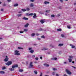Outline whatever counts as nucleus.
I'll use <instances>...</instances> for the list:
<instances>
[{"label": "nucleus", "instance_id": "38", "mask_svg": "<svg viewBox=\"0 0 76 76\" xmlns=\"http://www.w3.org/2000/svg\"><path fill=\"white\" fill-rule=\"evenodd\" d=\"M30 10V9H29V8H27L26 9V10H27L28 11V10Z\"/></svg>", "mask_w": 76, "mask_h": 76}, {"label": "nucleus", "instance_id": "12", "mask_svg": "<svg viewBox=\"0 0 76 76\" xmlns=\"http://www.w3.org/2000/svg\"><path fill=\"white\" fill-rule=\"evenodd\" d=\"M0 74H4V72L3 71H0Z\"/></svg>", "mask_w": 76, "mask_h": 76}, {"label": "nucleus", "instance_id": "24", "mask_svg": "<svg viewBox=\"0 0 76 76\" xmlns=\"http://www.w3.org/2000/svg\"><path fill=\"white\" fill-rule=\"evenodd\" d=\"M22 15V14H18L17 15V16H18V17H20Z\"/></svg>", "mask_w": 76, "mask_h": 76}, {"label": "nucleus", "instance_id": "39", "mask_svg": "<svg viewBox=\"0 0 76 76\" xmlns=\"http://www.w3.org/2000/svg\"><path fill=\"white\" fill-rule=\"evenodd\" d=\"M61 36L62 37H64V34H61Z\"/></svg>", "mask_w": 76, "mask_h": 76}, {"label": "nucleus", "instance_id": "29", "mask_svg": "<svg viewBox=\"0 0 76 76\" xmlns=\"http://www.w3.org/2000/svg\"><path fill=\"white\" fill-rule=\"evenodd\" d=\"M46 13H49L50 12V11L49 10H47L46 11Z\"/></svg>", "mask_w": 76, "mask_h": 76}, {"label": "nucleus", "instance_id": "55", "mask_svg": "<svg viewBox=\"0 0 76 76\" xmlns=\"http://www.w3.org/2000/svg\"><path fill=\"white\" fill-rule=\"evenodd\" d=\"M38 39L39 40H40L41 39L39 38H38Z\"/></svg>", "mask_w": 76, "mask_h": 76}, {"label": "nucleus", "instance_id": "58", "mask_svg": "<svg viewBox=\"0 0 76 76\" xmlns=\"http://www.w3.org/2000/svg\"><path fill=\"white\" fill-rule=\"evenodd\" d=\"M64 76H67V75H66V74H64Z\"/></svg>", "mask_w": 76, "mask_h": 76}, {"label": "nucleus", "instance_id": "5", "mask_svg": "<svg viewBox=\"0 0 76 76\" xmlns=\"http://www.w3.org/2000/svg\"><path fill=\"white\" fill-rule=\"evenodd\" d=\"M66 72L68 74V75H71L72 74V72H70L68 69H66Z\"/></svg>", "mask_w": 76, "mask_h": 76}, {"label": "nucleus", "instance_id": "33", "mask_svg": "<svg viewBox=\"0 0 76 76\" xmlns=\"http://www.w3.org/2000/svg\"><path fill=\"white\" fill-rule=\"evenodd\" d=\"M2 70H4V69H6V67H3L2 68Z\"/></svg>", "mask_w": 76, "mask_h": 76}, {"label": "nucleus", "instance_id": "18", "mask_svg": "<svg viewBox=\"0 0 76 76\" xmlns=\"http://www.w3.org/2000/svg\"><path fill=\"white\" fill-rule=\"evenodd\" d=\"M23 69H19V71L20 72H23Z\"/></svg>", "mask_w": 76, "mask_h": 76}, {"label": "nucleus", "instance_id": "59", "mask_svg": "<svg viewBox=\"0 0 76 76\" xmlns=\"http://www.w3.org/2000/svg\"><path fill=\"white\" fill-rule=\"evenodd\" d=\"M56 76H58V74H57L56 75Z\"/></svg>", "mask_w": 76, "mask_h": 76}, {"label": "nucleus", "instance_id": "3", "mask_svg": "<svg viewBox=\"0 0 76 76\" xmlns=\"http://www.w3.org/2000/svg\"><path fill=\"white\" fill-rule=\"evenodd\" d=\"M12 61H9L7 63H6V65H7V66H9V65H10V64H12Z\"/></svg>", "mask_w": 76, "mask_h": 76}, {"label": "nucleus", "instance_id": "37", "mask_svg": "<svg viewBox=\"0 0 76 76\" xmlns=\"http://www.w3.org/2000/svg\"><path fill=\"white\" fill-rule=\"evenodd\" d=\"M41 38H45V37L44 36H42L41 37Z\"/></svg>", "mask_w": 76, "mask_h": 76}, {"label": "nucleus", "instance_id": "14", "mask_svg": "<svg viewBox=\"0 0 76 76\" xmlns=\"http://www.w3.org/2000/svg\"><path fill=\"white\" fill-rule=\"evenodd\" d=\"M68 60L69 61V62L70 63H71L72 60L71 59V58H69Z\"/></svg>", "mask_w": 76, "mask_h": 76}, {"label": "nucleus", "instance_id": "56", "mask_svg": "<svg viewBox=\"0 0 76 76\" xmlns=\"http://www.w3.org/2000/svg\"><path fill=\"white\" fill-rule=\"evenodd\" d=\"M72 67H73L74 69H76V68L75 67H74L73 66H72Z\"/></svg>", "mask_w": 76, "mask_h": 76}, {"label": "nucleus", "instance_id": "44", "mask_svg": "<svg viewBox=\"0 0 76 76\" xmlns=\"http://www.w3.org/2000/svg\"><path fill=\"white\" fill-rule=\"evenodd\" d=\"M7 1H8V2H10L11 1V0H7Z\"/></svg>", "mask_w": 76, "mask_h": 76}, {"label": "nucleus", "instance_id": "28", "mask_svg": "<svg viewBox=\"0 0 76 76\" xmlns=\"http://www.w3.org/2000/svg\"><path fill=\"white\" fill-rule=\"evenodd\" d=\"M22 11H23V12H26V10L24 9H22Z\"/></svg>", "mask_w": 76, "mask_h": 76}, {"label": "nucleus", "instance_id": "27", "mask_svg": "<svg viewBox=\"0 0 76 76\" xmlns=\"http://www.w3.org/2000/svg\"><path fill=\"white\" fill-rule=\"evenodd\" d=\"M34 73L35 74H37V73H38V72H37V71H34Z\"/></svg>", "mask_w": 76, "mask_h": 76}, {"label": "nucleus", "instance_id": "11", "mask_svg": "<svg viewBox=\"0 0 76 76\" xmlns=\"http://www.w3.org/2000/svg\"><path fill=\"white\" fill-rule=\"evenodd\" d=\"M22 19H24V20H28V18H26V17L23 18Z\"/></svg>", "mask_w": 76, "mask_h": 76}, {"label": "nucleus", "instance_id": "52", "mask_svg": "<svg viewBox=\"0 0 76 76\" xmlns=\"http://www.w3.org/2000/svg\"><path fill=\"white\" fill-rule=\"evenodd\" d=\"M75 5H76V2L74 4Z\"/></svg>", "mask_w": 76, "mask_h": 76}, {"label": "nucleus", "instance_id": "54", "mask_svg": "<svg viewBox=\"0 0 76 76\" xmlns=\"http://www.w3.org/2000/svg\"><path fill=\"white\" fill-rule=\"evenodd\" d=\"M1 11H3V9H1Z\"/></svg>", "mask_w": 76, "mask_h": 76}, {"label": "nucleus", "instance_id": "34", "mask_svg": "<svg viewBox=\"0 0 76 76\" xmlns=\"http://www.w3.org/2000/svg\"><path fill=\"white\" fill-rule=\"evenodd\" d=\"M29 15H30V16H33V13H30V14H29Z\"/></svg>", "mask_w": 76, "mask_h": 76}, {"label": "nucleus", "instance_id": "22", "mask_svg": "<svg viewBox=\"0 0 76 76\" xmlns=\"http://www.w3.org/2000/svg\"><path fill=\"white\" fill-rule=\"evenodd\" d=\"M57 58H52V60H57Z\"/></svg>", "mask_w": 76, "mask_h": 76}, {"label": "nucleus", "instance_id": "46", "mask_svg": "<svg viewBox=\"0 0 76 76\" xmlns=\"http://www.w3.org/2000/svg\"><path fill=\"white\" fill-rule=\"evenodd\" d=\"M18 49H22V48H21L18 47Z\"/></svg>", "mask_w": 76, "mask_h": 76}, {"label": "nucleus", "instance_id": "15", "mask_svg": "<svg viewBox=\"0 0 76 76\" xmlns=\"http://www.w3.org/2000/svg\"><path fill=\"white\" fill-rule=\"evenodd\" d=\"M42 50H47L48 49L45 48H43V49H42Z\"/></svg>", "mask_w": 76, "mask_h": 76}, {"label": "nucleus", "instance_id": "49", "mask_svg": "<svg viewBox=\"0 0 76 76\" xmlns=\"http://www.w3.org/2000/svg\"><path fill=\"white\" fill-rule=\"evenodd\" d=\"M67 64V62H64V64Z\"/></svg>", "mask_w": 76, "mask_h": 76}, {"label": "nucleus", "instance_id": "9", "mask_svg": "<svg viewBox=\"0 0 76 76\" xmlns=\"http://www.w3.org/2000/svg\"><path fill=\"white\" fill-rule=\"evenodd\" d=\"M44 65L45 66H46V67H48L49 66V65L47 64H44Z\"/></svg>", "mask_w": 76, "mask_h": 76}, {"label": "nucleus", "instance_id": "10", "mask_svg": "<svg viewBox=\"0 0 76 76\" xmlns=\"http://www.w3.org/2000/svg\"><path fill=\"white\" fill-rule=\"evenodd\" d=\"M50 3V2H47V1H45L44 2V4H49Z\"/></svg>", "mask_w": 76, "mask_h": 76}, {"label": "nucleus", "instance_id": "51", "mask_svg": "<svg viewBox=\"0 0 76 76\" xmlns=\"http://www.w3.org/2000/svg\"><path fill=\"white\" fill-rule=\"evenodd\" d=\"M54 74H55V73L54 72L52 73V75H54Z\"/></svg>", "mask_w": 76, "mask_h": 76}, {"label": "nucleus", "instance_id": "40", "mask_svg": "<svg viewBox=\"0 0 76 76\" xmlns=\"http://www.w3.org/2000/svg\"><path fill=\"white\" fill-rule=\"evenodd\" d=\"M20 34H22V33H23V32H24L23 31H20Z\"/></svg>", "mask_w": 76, "mask_h": 76}, {"label": "nucleus", "instance_id": "41", "mask_svg": "<svg viewBox=\"0 0 76 76\" xmlns=\"http://www.w3.org/2000/svg\"><path fill=\"white\" fill-rule=\"evenodd\" d=\"M28 50H32V48H29Z\"/></svg>", "mask_w": 76, "mask_h": 76}, {"label": "nucleus", "instance_id": "35", "mask_svg": "<svg viewBox=\"0 0 76 76\" xmlns=\"http://www.w3.org/2000/svg\"><path fill=\"white\" fill-rule=\"evenodd\" d=\"M35 60H38V57L35 58Z\"/></svg>", "mask_w": 76, "mask_h": 76}, {"label": "nucleus", "instance_id": "25", "mask_svg": "<svg viewBox=\"0 0 76 76\" xmlns=\"http://www.w3.org/2000/svg\"><path fill=\"white\" fill-rule=\"evenodd\" d=\"M18 6V4H15L14 5V6H15V7Z\"/></svg>", "mask_w": 76, "mask_h": 76}, {"label": "nucleus", "instance_id": "45", "mask_svg": "<svg viewBox=\"0 0 76 76\" xmlns=\"http://www.w3.org/2000/svg\"><path fill=\"white\" fill-rule=\"evenodd\" d=\"M34 0H30L31 1H32V2H33L34 1Z\"/></svg>", "mask_w": 76, "mask_h": 76}, {"label": "nucleus", "instance_id": "6", "mask_svg": "<svg viewBox=\"0 0 76 76\" xmlns=\"http://www.w3.org/2000/svg\"><path fill=\"white\" fill-rule=\"evenodd\" d=\"M34 16L33 17L34 19H35V18H37V14H34Z\"/></svg>", "mask_w": 76, "mask_h": 76}, {"label": "nucleus", "instance_id": "31", "mask_svg": "<svg viewBox=\"0 0 76 76\" xmlns=\"http://www.w3.org/2000/svg\"><path fill=\"white\" fill-rule=\"evenodd\" d=\"M57 31H61V29H57Z\"/></svg>", "mask_w": 76, "mask_h": 76}, {"label": "nucleus", "instance_id": "53", "mask_svg": "<svg viewBox=\"0 0 76 76\" xmlns=\"http://www.w3.org/2000/svg\"><path fill=\"white\" fill-rule=\"evenodd\" d=\"M42 56H41L40 57V59H42Z\"/></svg>", "mask_w": 76, "mask_h": 76}, {"label": "nucleus", "instance_id": "62", "mask_svg": "<svg viewBox=\"0 0 76 76\" xmlns=\"http://www.w3.org/2000/svg\"><path fill=\"white\" fill-rule=\"evenodd\" d=\"M1 4V2H0V4Z\"/></svg>", "mask_w": 76, "mask_h": 76}, {"label": "nucleus", "instance_id": "23", "mask_svg": "<svg viewBox=\"0 0 76 76\" xmlns=\"http://www.w3.org/2000/svg\"><path fill=\"white\" fill-rule=\"evenodd\" d=\"M34 51L33 50H31L30 51V52L31 53H34Z\"/></svg>", "mask_w": 76, "mask_h": 76}, {"label": "nucleus", "instance_id": "16", "mask_svg": "<svg viewBox=\"0 0 76 76\" xmlns=\"http://www.w3.org/2000/svg\"><path fill=\"white\" fill-rule=\"evenodd\" d=\"M28 25H29V24H28V23H27L26 25H25V27L26 28Z\"/></svg>", "mask_w": 76, "mask_h": 76}, {"label": "nucleus", "instance_id": "4", "mask_svg": "<svg viewBox=\"0 0 76 76\" xmlns=\"http://www.w3.org/2000/svg\"><path fill=\"white\" fill-rule=\"evenodd\" d=\"M29 67H30V68H33V67H34V65L32 64V62H30V63L29 65Z\"/></svg>", "mask_w": 76, "mask_h": 76}, {"label": "nucleus", "instance_id": "2", "mask_svg": "<svg viewBox=\"0 0 76 76\" xmlns=\"http://www.w3.org/2000/svg\"><path fill=\"white\" fill-rule=\"evenodd\" d=\"M15 55H17V56H20V53H19V51L18 50H15Z\"/></svg>", "mask_w": 76, "mask_h": 76}, {"label": "nucleus", "instance_id": "21", "mask_svg": "<svg viewBox=\"0 0 76 76\" xmlns=\"http://www.w3.org/2000/svg\"><path fill=\"white\" fill-rule=\"evenodd\" d=\"M35 35V33H33L31 34V36L32 37H34Z\"/></svg>", "mask_w": 76, "mask_h": 76}, {"label": "nucleus", "instance_id": "30", "mask_svg": "<svg viewBox=\"0 0 76 76\" xmlns=\"http://www.w3.org/2000/svg\"><path fill=\"white\" fill-rule=\"evenodd\" d=\"M69 58H73V56H70Z\"/></svg>", "mask_w": 76, "mask_h": 76}, {"label": "nucleus", "instance_id": "50", "mask_svg": "<svg viewBox=\"0 0 76 76\" xmlns=\"http://www.w3.org/2000/svg\"><path fill=\"white\" fill-rule=\"evenodd\" d=\"M32 57H35V55H33L32 56Z\"/></svg>", "mask_w": 76, "mask_h": 76}, {"label": "nucleus", "instance_id": "43", "mask_svg": "<svg viewBox=\"0 0 76 76\" xmlns=\"http://www.w3.org/2000/svg\"><path fill=\"white\" fill-rule=\"evenodd\" d=\"M42 28H40L39 30V31H42Z\"/></svg>", "mask_w": 76, "mask_h": 76}, {"label": "nucleus", "instance_id": "64", "mask_svg": "<svg viewBox=\"0 0 76 76\" xmlns=\"http://www.w3.org/2000/svg\"><path fill=\"white\" fill-rule=\"evenodd\" d=\"M75 11H76V9H75Z\"/></svg>", "mask_w": 76, "mask_h": 76}, {"label": "nucleus", "instance_id": "48", "mask_svg": "<svg viewBox=\"0 0 76 76\" xmlns=\"http://www.w3.org/2000/svg\"><path fill=\"white\" fill-rule=\"evenodd\" d=\"M36 35H37V36H38V35H39V34H38V33H37L36 34Z\"/></svg>", "mask_w": 76, "mask_h": 76}, {"label": "nucleus", "instance_id": "17", "mask_svg": "<svg viewBox=\"0 0 76 76\" xmlns=\"http://www.w3.org/2000/svg\"><path fill=\"white\" fill-rule=\"evenodd\" d=\"M67 28L69 29H70V28H71V25H69V26H67Z\"/></svg>", "mask_w": 76, "mask_h": 76}, {"label": "nucleus", "instance_id": "32", "mask_svg": "<svg viewBox=\"0 0 76 76\" xmlns=\"http://www.w3.org/2000/svg\"><path fill=\"white\" fill-rule=\"evenodd\" d=\"M61 2H63V0H59ZM65 1H68V0H65Z\"/></svg>", "mask_w": 76, "mask_h": 76}, {"label": "nucleus", "instance_id": "20", "mask_svg": "<svg viewBox=\"0 0 76 76\" xmlns=\"http://www.w3.org/2000/svg\"><path fill=\"white\" fill-rule=\"evenodd\" d=\"M63 44H59L58 45V46H59V47H61V46H63Z\"/></svg>", "mask_w": 76, "mask_h": 76}, {"label": "nucleus", "instance_id": "60", "mask_svg": "<svg viewBox=\"0 0 76 76\" xmlns=\"http://www.w3.org/2000/svg\"><path fill=\"white\" fill-rule=\"evenodd\" d=\"M72 63H75V61H72Z\"/></svg>", "mask_w": 76, "mask_h": 76}, {"label": "nucleus", "instance_id": "36", "mask_svg": "<svg viewBox=\"0 0 76 76\" xmlns=\"http://www.w3.org/2000/svg\"><path fill=\"white\" fill-rule=\"evenodd\" d=\"M53 70H57V69H56L54 68H53Z\"/></svg>", "mask_w": 76, "mask_h": 76}, {"label": "nucleus", "instance_id": "47", "mask_svg": "<svg viewBox=\"0 0 76 76\" xmlns=\"http://www.w3.org/2000/svg\"><path fill=\"white\" fill-rule=\"evenodd\" d=\"M29 14L28 13H27L26 14V15H27V16H30V15H29Z\"/></svg>", "mask_w": 76, "mask_h": 76}, {"label": "nucleus", "instance_id": "1", "mask_svg": "<svg viewBox=\"0 0 76 76\" xmlns=\"http://www.w3.org/2000/svg\"><path fill=\"white\" fill-rule=\"evenodd\" d=\"M18 67V65H14L12 66V68L13 69H12V68H9V69L11 71H13L14 70V68H15V67Z\"/></svg>", "mask_w": 76, "mask_h": 76}, {"label": "nucleus", "instance_id": "42", "mask_svg": "<svg viewBox=\"0 0 76 76\" xmlns=\"http://www.w3.org/2000/svg\"><path fill=\"white\" fill-rule=\"evenodd\" d=\"M51 17H54V15H51Z\"/></svg>", "mask_w": 76, "mask_h": 76}, {"label": "nucleus", "instance_id": "7", "mask_svg": "<svg viewBox=\"0 0 76 76\" xmlns=\"http://www.w3.org/2000/svg\"><path fill=\"white\" fill-rule=\"evenodd\" d=\"M8 59H9V58L7 57V56H6V58L4 59L5 61H8Z\"/></svg>", "mask_w": 76, "mask_h": 76}, {"label": "nucleus", "instance_id": "26", "mask_svg": "<svg viewBox=\"0 0 76 76\" xmlns=\"http://www.w3.org/2000/svg\"><path fill=\"white\" fill-rule=\"evenodd\" d=\"M24 31L25 32H27V31H28V29H24Z\"/></svg>", "mask_w": 76, "mask_h": 76}, {"label": "nucleus", "instance_id": "13", "mask_svg": "<svg viewBox=\"0 0 76 76\" xmlns=\"http://www.w3.org/2000/svg\"><path fill=\"white\" fill-rule=\"evenodd\" d=\"M70 46H72V48H75V47L74 45H70Z\"/></svg>", "mask_w": 76, "mask_h": 76}, {"label": "nucleus", "instance_id": "57", "mask_svg": "<svg viewBox=\"0 0 76 76\" xmlns=\"http://www.w3.org/2000/svg\"><path fill=\"white\" fill-rule=\"evenodd\" d=\"M3 6H6V4H4L3 5Z\"/></svg>", "mask_w": 76, "mask_h": 76}, {"label": "nucleus", "instance_id": "61", "mask_svg": "<svg viewBox=\"0 0 76 76\" xmlns=\"http://www.w3.org/2000/svg\"><path fill=\"white\" fill-rule=\"evenodd\" d=\"M45 15H47V14H45Z\"/></svg>", "mask_w": 76, "mask_h": 76}, {"label": "nucleus", "instance_id": "63", "mask_svg": "<svg viewBox=\"0 0 76 76\" xmlns=\"http://www.w3.org/2000/svg\"><path fill=\"white\" fill-rule=\"evenodd\" d=\"M45 76H49L48 75H45Z\"/></svg>", "mask_w": 76, "mask_h": 76}, {"label": "nucleus", "instance_id": "8", "mask_svg": "<svg viewBox=\"0 0 76 76\" xmlns=\"http://www.w3.org/2000/svg\"><path fill=\"white\" fill-rule=\"evenodd\" d=\"M45 21V20H41L40 21V22H41V23H44V22Z\"/></svg>", "mask_w": 76, "mask_h": 76}, {"label": "nucleus", "instance_id": "19", "mask_svg": "<svg viewBox=\"0 0 76 76\" xmlns=\"http://www.w3.org/2000/svg\"><path fill=\"white\" fill-rule=\"evenodd\" d=\"M34 6V4L32 3H31L30 4V7H32Z\"/></svg>", "mask_w": 76, "mask_h": 76}]
</instances>
